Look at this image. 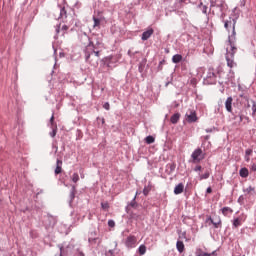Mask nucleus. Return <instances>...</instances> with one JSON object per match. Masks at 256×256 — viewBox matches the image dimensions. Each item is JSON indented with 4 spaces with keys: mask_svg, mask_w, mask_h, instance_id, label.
<instances>
[{
    "mask_svg": "<svg viewBox=\"0 0 256 256\" xmlns=\"http://www.w3.org/2000/svg\"><path fill=\"white\" fill-rule=\"evenodd\" d=\"M229 43H230L231 51L227 52L226 61L230 69H233V66L235 65V62L233 61V57H235V53H237V47H235L233 43H231V41H229Z\"/></svg>",
    "mask_w": 256,
    "mask_h": 256,
    "instance_id": "obj_1",
    "label": "nucleus"
},
{
    "mask_svg": "<svg viewBox=\"0 0 256 256\" xmlns=\"http://www.w3.org/2000/svg\"><path fill=\"white\" fill-rule=\"evenodd\" d=\"M192 163H201L205 159V153L201 148L195 149L191 154Z\"/></svg>",
    "mask_w": 256,
    "mask_h": 256,
    "instance_id": "obj_2",
    "label": "nucleus"
},
{
    "mask_svg": "<svg viewBox=\"0 0 256 256\" xmlns=\"http://www.w3.org/2000/svg\"><path fill=\"white\" fill-rule=\"evenodd\" d=\"M236 23H237V21H235V19H231V18L229 20L225 21V23H224V27H225V29H227V31L232 29V37H235L237 35V32H235Z\"/></svg>",
    "mask_w": 256,
    "mask_h": 256,
    "instance_id": "obj_3",
    "label": "nucleus"
},
{
    "mask_svg": "<svg viewBox=\"0 0 256 256\" xmlns=\"http://www.w3.org/2000/svg\"><path fill=\"white\" fill-rule=\"evenodd\" d=\"M125 245H126V247H128V249L135 248L137 245V237H135L133 235L128 236L126 238Z\"/></svg>",
    "mask_w": 256,
    "mask_h": 256,
    "instance_id": "obj_4",
    "label": "nucleus"
},
{
    "mask_svg": "<svg viewBox=\"0 0 256 256\" xmlns=\"http://www.w3.org/2000/svg\"><path fill=\"white\" fill-rule=\"evenodd\" d=\"M186 121H188V123H195V121H197V113L190 110L188 113H186Z\"/></svg>",
    "mask_w": 256,
    "mask_h": 256,
    "instance_id": "obj_5",
    "label": "nucleus"
},
{
    "mask_svg": "<svg viewBox=\"0 0 256 256\" xmlns=\"http://www.w3.org/2000/svg\"><path fill=\"white\" fill-rule=\"evenodd\" d=\"M225 107L228 113H233V97H228L225 101Z\"/></svg>",
    "mask_w": 256,
    "mask_h": 256,
    "instance_id": "obj_6",
    "label": "nucleus"
},
{
    "mask_svg": "<svg viewBox=\"0 0 256 256\" xmlns=\"http://www.w3.org/2000/svg\"><path fill=\"white\" fill-rule=\"evenodd\" d=\"M208 221H210L212 225H214L215 229H219V226L221 225V217L215 216L214 219L209 217Z\"/></svg>",
    "mask_w": 256,
    "mask_h": 256,
    "instance_id": "obj_7",
    "label": "nucleus"
},
{
    "mask_svg": "<svg viewBox=\"0 0 256 256\" xmlns=\"http://www.w3.org/2000/svg\"><path fill=\"white\" fill-rule=\"evenodd\" d=\"M183 191H185V186L183 185V183H179L174 188L175 195H181V193H183Z\"/></svg>",
    "mask_w": 256,
    "mask_h": 256,
    "instance_id": "obj_8",
    "label": "nucleus"
},
{
    "mask_svg": "<svg viewBox=\"0 0 256 256\" xmlns=\"http://www.w3.org/2000/svg\"><path fill=\"white\" fill-rule=\"evenodd\" d=\"M154 30L153 28L148 29L147 31L143 32L142 34V41H147L153 35Z\"/></svg>",
    "mask_w": 256,
    "mask_h": 256,
    "instance_id": "obj_9",
    "label": "nucleus"
},
{
    "mask_svg": "<svg viewBox=\"0 0 256 256\" xmlns=\"http://www.w3.org/2000/svg\"><path fill=\"white\" fill-rule=\"evenodd\" d=\"M63 161L57 160L56 161V169H55V175H59L63 171Z\"/></svg>",
    "mask_w": 256,
    "mask_h": 256,
    "instance_id": "obj_10",
    "label": "nucleus"
},
{
    "mask_svg": "<svg viewBox=\"0 0 256 256\" xmlns=\"http://www.w3.org/2000/svg\"><path fill=\"white\" fill-rule=\"evenodd\" d=\"M225 2L223 0H211L210 7H223Z\"/></svg>",
    "mask_w": 256,
    "mask_h": 256,
    "instance_id": "obj_11",
    "label": "nucleus"
},
{
    "mask_svg": "<svg viewBox=\"0 0 256 256\" xmlns=\"http://www.w3.org/2000/svg\"><path fill=\"white\" fill-rule=\"evenodd\" d=\"M176 248L179 253H183L185 251V244L183 243V241H177Z\"/></svg>",
    "mask_w": 256,
    "mask_h": 256,
    "instance_id": "obj_12",
    "label": "nucleus"
},
{
    "mask_svg": "<svg viewBox=\"0 0 256 256\" xmlns=\"http://www.w3.org/2000/svg\"><path fill=\"white\" fill-rule=\"evenodd\" d=\"M221 212L224 217H227L228 215H231V213H233V209H231L230 207H224L221 209Z\"/></svg>",
    "mask_w": 256,
    "mask_h": 256,
    "instance_id": "obj_13",
    "label": "nucleus"
},
{
    "mask_svg": "<svg viewBox=\"0 0 256 256\" xmlns=\"http://www.w3.org/2000/svg\"><path fill=\"white\" fill-rule=\"evenodd\" d=\"M180 118H181V114L176 113L171 116L170 121H171V123L175 124V123H178Z\"/></svg>",
    "mask_w": 256,
    "mask_h": 256,
    "instance_id": "obj_14",
    "label": "nucleus"
},
{
    "mask_svg": "<svg viewBox=\"0 0 256 256\" xmlns=\"http://www.w3.org/2000/svg\"><path fill=\"white\" fill-rule=\"evenodd\" d=\"M173 63H181L183 61V56L181 54H176L172 57Z\"/></svg>",
    "mask_w": 256,
    "mask_h": 256,
    "instance_id": "obj_15",
    "label": "nucleus"
},
{
    "mask_svg": "<svg viewBox=\"0 0 256 256\" xmlns=\"http://www.w3.org/2000/svg\"><path fill=\"white\" fill-rule=\"evenodd\" d=\"M240 177L246 178L249 177V169L242 168L239 172Z\"/></svg>",
    "mask_w": 256,
    "mask_h": 256,
    "instance_id": "obj_16",
    "label": "nucleus"
},
{
    "mask_svg": "<svg viewBox=\"0 0 256 256\" xmlns=\"http://www.w3.org/2000/svg\"><path fill=\"white\" fill-rule=\"evenodd\" d=\"M242 224H243V219H241V218H235L233 220V227H235V228L241 227Z\"/></svg>",
    "mask_w": 256,
    "mask_h": 256,
    "instance_id": "obj_17",
    "label": "nucleus"
},
{
    "mask_svg": "<svg viewBox=\"0 0 256 256\" xmlns=\"http://www.w3.org/2000/svg\"><path fill=\"white\" fill-rule=\"evenodd\" d=\"M244 193H246V195H255V188L253 186H249L244 190Z\"/></svg>",
    "mask_w": 256,
    "mask_h": 256,
    "instance_id": "obj_18",
    "label": "nucleus"
},
{
    "mask_svg": "<svg viewBox=\"0 0 256 256\" xmlns=\"http://www.w3.org/2000/svg\"><path fill=\"white\" fill-rule=\"evenodd\" d=\"M207 77H208V79H216L217 78V76L215 75V72L212 68H209Z\"/></svg>",
    "mask_w": 256,
    "mask_h": 256,
    "instance_id": "obj_19",
    "label": "nucleus"
},
{
    "mask_svg": "<svg viewBox=\"0 0 256 256\" xmlns=\"http://www.w3.org/2000/svg\"><path fill=\"white\" fill-rule=\"evenodd\" d=\"M93 21H94V25H93L94 29L95 27H101V19L93 16Z\"/></svg>",
    "mask_w": 256,
    "mask_h": 256,
    "instance_id": "obj_20",
    "label": "nucleus"
},
{
    "mask_svg": "<svg viewBox=\"0 0 256 256\" xmlns=\"http://www.w3.org/2000/svg\"><path fill=\"white\" fill-rule=\"evenodd\" d=\"M138 251L140 255H145V253H147V247L145 245H140Z\"/></svg>",
    "mask_w": 256,
    "mask_h": 256,
    "instance_id": "obj_21",
    "label": "nucleus"
},
{
    "mask_svg": "<svg viewBox=\"0 0 256 256\" xmlns=\"http://www.w3.org/2000/svg\"><path fill=\"white\" fill-rule=\"evenodd\" d=\"M145 141L148 145H151V143H155V138L153 136H147Z\"/></svg>",
    "mask_w": 256,
    "mask_h": 256,
    "instance_id": "obj_22",
    "label": "nucleus"
},
{
    "mask_svg": "<svg viewBox=\"0 0 256 256\" xmlns=\"http://www.w3.org/2000/svg\"><path fill=\"white\" fill-rule=\"evenodd\" d=\"M150 192H151V185L145 186L143 189V194L145 195V197H147V195H149Z\"/></svg>",
    "mask_w": 256,
    "mask_h": 256,
    "instance_id": "obj_23",
    "label": "nucleus"
},
{
    "mask_svg": "<svg viewBox=\"0 0 256 256\" xmlns=\"http://www.w3.org/2000/svg\"><path fill=\"white\" fill-rule=\"evenodd\" d=\"M101 207L104 211H109V202H102Z\"/></svg>",
    "mask_w": 256,
    "mask_h": 256,
    "instance_id": "obj_24",
    "label": "nucleus"
},
{
    "mask_svg": "<svg viewBox=\"0 0 256 256\" xmlns=\"http://www.w3.org/2000/svg\"><path fill=\"white\" fill-rule=\"evenodd\" d=\"M57 135V125L52 127V131L50 132V137H55Z\"/></svg>",
    "mask_w": 256,
    "mask_h": 256,
    "instance_id": "obj_25",
    "label": "nucleus"
},
{
    "mask_svg": "<svg viewBox=\"0 0 256 256\" xmlns=\"http://www.w3.org/2000/svg\"><path fill=\"white\" fill-rule=\"evenodd\" d=\"M210 174L209 172H205L204 174L200 175V181H203V179H209Z\"/></svg>",
    "mask_w": 256,
    "mask_h": 256,
    "instance_id": "obj_26",
    "label": "nucleus"
},
{
    "mask_svg": "<svg viewBox=\"0 0 256 256\" xmlns=\"http://www.w3.org/2000/svg\"><path fill=\"white\" fill-rule=\"evenodd\" d=\"M50 125H51V128L55 127V114H52L51 118H50Z\"/></svg>",
    "mask_w": 256,
    "mask_h": 256,
    "instance_id": "obj_27",
    "label": "nucleus"
},
{
    "mask_svg": "<svg viewBox=\"0 0 256 256\" xmlns=\"http://www.w3.org/2000/svg\"><path fill=\"white\" fill-rule=\"evenodd\" d=\"M72 181H73V183H77L79 181V174L78 173H74L72 175Z\"/></svg>",
    "mask_w": 256,
    "mask_h": 256,
    "instance_id": "obj_28",
    "label": "nucleus"
},
{
    "mask_svg": "<svg viewBox=\"0 0 256 256\" xmlns=\"http://www.w3.org/2000/svg\"><path fill=\"white\" fill-rule=\"evenodd\" d=\"M256 113V103L254 100H252V117H255Z\"/></svg>",
    "mask_w": 256,
    "mask_h": 256,
    "instance_id": "obj_29",
    "label": "nucleus"
},
{
    "mask_svg": "<svg viewBox=\"0 0 256 256\" xmlns=\"http://www.w3.org/2000/svg\"><path fill=\"white\" fill-rule=\"evenodd\" d=\"M61 31H63L62 35L64 36L67 33V31H69V26L63 25L61 27Z\"/></svg>",
    "mask_w": 256,
    "mask_h": 256,
    "instance_id": "obj_30",
    "label": "nucleus"
},
{
    "mask_svg": "<svg viewBox=\"0 0 256 256\" xmlns=\"http://www.w3.org/2000/svg\"><path fill=\"white\" fill-rule=\"evenodd\" d=\"M199 7H202L201 10L204 14H207V6L203 5V2L200 3Z\"/></svg>",
    "mask_w": 256,
    "mask_h": 256,
    "instance_id": "obj_31",
    "label": "nucleus"
},
{
    "mask_svg": "<svg viewBox=\"0 0 256 256\" xmlns=\"http://www.w3.org/2000/svg\"><path fill=\"white\" fill-rule=\"evenodd\" d=\"M250 155H253V149H246L245 156L250 157Z\"/></svg>",
    "mask_w": 256,
    "mask_h": 256,
    "instance_id": "obj_32",
    "label": "nucleus"
},
{
    "mask_svg": "<svg viewBox=\"0 0 256 256\" xmlns=\"http://www.w3.org/2000/svg\"><path fill=\"white\" fill-rule=\"evenodd\" d=\"M103 107L104 109H106V111H109V109H111L109 102L104 103Z\"/></svg>",
    "mask_w": 256,
    "mask_h": 256,
    "instance_id": "obj_33",
    "label": "nucleus"
},
{
    "mask_svg": "<svg viewBox=\"0 0 256 256\" xmlns=\"http://www.w3.org/2000/svg\"><path fill=\"white\" fill-rule=\"evenodd\" d=\"M108 227H115V221L109 220L108 221Z\"/></svg>",
    "mask_w": 256,
    "mask_h": 256,
    "instance_id": "obj_34",
    "label": "nucleus"
},
{
    "mask_svg": "<svg viewBox=\"0 0 256 256\" xmlns=\"http://www.w3.org/2000/svg\"><path fill=\"white\" fill-rule=\"evenodd\" d=\"M203 167H201V165H198L194 168V171H202Z\"/></svg>",
    "mask_w": 256,
    "mask_h": 256,
    "instance_id": "obj_35",
    "label": "nucleus"
},
{
    "mask_svg": "<svg viewBox=\"0 0 256 256\" xmlns=\"http://www.w3.org/2000/svg\"><path fill=\"white\" fill-rule=\"evenodd\" d=\"M135 199H137V196L134 197L133 201L130 203L132 207H135L137 203L135 202Z\"/></svg>",
    "mask_w": 256,
    "mask_h": 256,
    "instance_id": "obj_36",
    "label": "nucleus"
},
{
    "mask_svg": "<svg viewBox=\"0 0 256 256\" xmlns=\"http://www.w3.org/2000/svg\"><path fill=\"white\" fill-rule=\"evenodd\" d=\"M61 31V24H59L58 26H56V33L59 34Z\"/></svg>",
    "mask_w": 256,
    "mask_h": 256,
    "instance_id": "obj_37",
    "label": "nucleus"
},
{
    "mask_svg": "<svg viewBox=\"0 0 256 256\" xmlns=\"http://www.w3.org/2000/svg\"><path fill=\"white\" fill-rule=\"evenodd\" d=\"M250 169L251 171H256V164L252 163Z\"/></svg>",
    "mask_w": 256,
    "mask_h": 256,
    "instance_id": "obj_38",
    "label": "nucleus"
},
{
    "mask_svg": "<svg viewBox=\"0 0 256 256\" xmlns=\"http://www.w3.org/2000/svg\"><path fill=\"white\" fill-rule=\"evenodd\" d=\"M244 159H245L246 163H249V161H251V157L250 156H245Z\"/></svg>",
    "mask_w": 256,
    "mask_h": 256,
    "instance_id": "obj_39",
    "label": "nucleus"
},
{
    "mask_svg": "<svg viewBox=\"0 0 256 256\" xmlns=\"http://www.w3.org/2000/svg\"><path fill=\"white\" fill-rule=\"evenodd\" d=\"M206 193H213V189H211V187H208L207 190H206Z\"/></svg>",
    "mask_w": 256,
    "mask_h": 256,
    "instance_id": "obj_40",
    "label": "nucleus"
},
{
    "mask_svg": "<svg viewBox=\"0 0 256 256\" xmlns=\"http://www.w3.org/2000/svg\"><path fill=\"white\" fill-rule=\"evenodd\" d=\"M88 241L89 243H93V241H97V238H89Z\"/></svg>",
    "mask_w": 256,
    "mask_h": 256,
    "instance_id": "obj_41",
    "label": "nucleus"
},
{
    "mask_svg": "<svg viewBox=\"0 0 256 256\" xmlns=\"http://www.w3.org/2000/svg\"><path fill=\"white\" fill-rule=\"evenodd\" d=\"M243 122V115H240L239 116V123H242Z\"/></svg>",
    "mask_w": 256,
    "mask_h": 256,
    "instance_id": "obj_42",
    "label": "nucleus"
},
{
    "mask_svg": "<svg viewBox=\"0 0 256 256\" xmlns=\"http://www.w3.org/2000/svg\"><path fill=\"white\" fill-rule=\"evenodd\" d=\"M59 256H63V246L60 247V255Z\"/></svg>",
    "mask_w": 256,
    "mask_h": 256,
    "instance_id": "obj_43",
    "label": "nucleus"
},
{
    "mask_svg": "<svg viewBox=\"0 0 256 256\" xmlns=\"http://www.w3.org/2000/svg\"><path fill=\"white\" fill-rule=\"evenodd\" d=\"M93 53L96 57H99V51H93Z\"/></svg>",
    "mask_w": 256,
    "mask_h": 256,
    "instance_id": "obj_44",
    "label": "nucleus"
},
{
    "mask_svg": "<svg viewBox=\"0 0 256 256\" xmlns=\"http://www.w3.org/2000/svg\"><path fill=\"white\" fill-rule=\"evenodd\" d=\"M163 63H165V61H161L159 64V68L161 69V66L163 65Z\"/></svg>",
    "mask_w": 256,
    "mask_h": 256,
    "instance_id": "obj_45",
    "label": "nucleus"
},
{
    "mask_svg": "<svg viewBox=\"0 0 256 256\" xmlns=\"http://www.w3.org/2000/svg\"><path fill=\"white\" fill-rule=\"evenodd\" d=\"M79 256H85L83 252H79Z\"/></svg>",
    "mask_w": 256,
    "mask_h": 256,
    "instance_id": "obj_46",
    "label": "nucleus"
},
{
    "mask_svg": "<svg viewBox=\"0 0 256 256\" xmlns=\"http://www.w3.org/2000/svg\"><path fill=\"white\" fill-rule=\"evenodd\" d=\"M110 255H113V250L108 251Z\"/></svg>",
    "mask_w": 256,
    "mask_h": 256,
    "instance_id": "obj_47",
    "label": "nucleus"
},
{
    "mask_svg": "<svg viewBox=\"0 0 256 256\" xmlns=\"http://www.w3.org/2000/svg\"><path fill=\"white\" fill-rule=\"evenodd\" d=\"M185 1H187V0H180V3H185Z\"/></svg>",
    "mask_w": 256,
    "mask_h": 256,
    "instance_id": "obj_48",
    "label": "nucleus"
},
{
    "mask_svg": "<svg viewBox=\"0 0 256 256\" xmlns=\"http://www.w3.org/2000/svg\"><path fill=\"white\" fill-rule=\"evenodd\" d=\"M89 57H91V55H90V54L86 57V59H89Z\"/></svg>",
    "mask_w": 256,
    "mask_h": 256,
    "instance_id": "obj_49",
    "label": "nucleus"
},
{
    "mask_svg": "<svg viewBox=\"0 0 256 256\" xmlns=\"http://www.w3.org/2000/svg\"><path fill=\"white\" fill-rule=\"evenodd\" d=\"M72 197H75V194H72Z\"/></svg>",
    "mask_w": 256,
    "mask_h": 256,
    "instance_id": "obj_50",
    "label": "nucleus"
},
{
    "mask_svg": "<svg viewBox=\"0 0 256 256\" xmlns=\"http://www.w3.org/2000/svg\"><path fill=\"white\" fill-rule=\"evenodd\" d=\"M247 120H249V117H246Z\"/></svg>",
    "mask_w": 256,
    "mask_h": 256,
    "instance_id": "obj_51",
    "label": "nucleus"
},
{
    "mask_svg": "<svg viewBox=\"0 0 256 256\" xmlns=\"http://www.w3.org/2000/svg\"><path fill=\"white\" fill-rule=\"evenodd\" d=\"M88 47H91V44H90V45H88Z\"/></svg>",
    "mask_w": 256,
    "mask_h": 256,
    "instance_id": "obj_52",
    "label": "nucleus"
}]
</instances>
